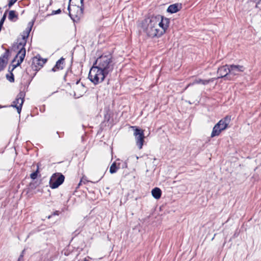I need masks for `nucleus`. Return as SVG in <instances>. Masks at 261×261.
Masks as SVG:
<instances>
[{
  "instance_id": "1",
  "label": "nucleus",
  "mask_w": 261,
  "mask_h": 261,
  "mask_svg": "<svg viewBox=\"0 0 261 261\" xmlns=\"http://www.w3.org/2000/svg\"><path fill=\"white\" fill-rule=\"evenodd\" d=\"M169 19L158 15L146 18L142 24L144 31L151 37L161 36L168 28Z\"/></svg>"
},
{
  "instance_id": "2",
  "label": "nucleus",
  "mask_w": 261,
  "mask_h": 261,
  "mask_svg": "<svg viewBox=\"0 0 261 261\" xmlns=\"http://www.w3.org/2000/svg\"><path fill=\"white\" fill-rule=\"evenodd\" d=\"M95 65L107 74L110 73L114 67L112 54L110 53L103 54L96 59Z\"/></svg>"
},
{
  "instance_id": "3",
  "label": "nucleus",
  "mask_w": 261,
  "mask_h": 261,
  "mask_svg": "<svg viewBox=\"0 0 261 261\" xmlns=\"http://www.w3.org/2000/svg\"><path fill=\"white\" fill-rule=\"evenodd\" d=\"M108 75L97 66L93 65L90 70L88 78L94 85H97L103 82Z\"/></svg>"
},
{
  "instance_id": "4",
  "label": "nucleus",
  "mask_w": 261,
  "mask_h": 261,
  "mask_svg": "<svg viewBox=\"0 0 261 261\" xmlns=\"http://www.w3.org/2000/svg\"><path fill=\"white\" fill-rule=\"evenodd\" d=\"M34 24V22L30 21L28 24V27L24 31L22 38L17 40L16 43L17 49H25L24 46L26 44V38H28Z\"/></svg>"
},
{
  "instance_id": "5",
  "label": "nucleus",
  "mask_w": 261,
  "mask_h": 261,
  "mask_svg": "<svg viewBox=\"0 0 261 261\" xmlns=\"http://www.w3.org/2000/svg\"><path fill=\"white\" fill-rule=\"evenodd\" d=\"M68 10L71 18L75 21L76 20H79L82 16L83 13V6H68Z\"/></svg>"
},
{
  "instance_id": "6",
  "label": "nucleus",
  "mask_w": 261,
  "mask_h": 261,
  "mask_svg": "<svg viewBox=\"0 0 261 261\" xmlns=\"http://www.w3.org/2000/svg\"><path fill=\"white\" fill-rule=\"evenodd\" d=\"M64 176L61 173H55L52 175L49 180V186L51 189H56L64 182Z\"/></svg>"
},
{
  "instance_id": "7",
  "label": "nucleus",
  "mask_w": 261,
  "mask_h": 261,
  "mask_svg": "<svg viewBox=\"0 0 261 261\" xmlns=\"http://www.w3.org/2000/svg\"><path fill=\"white\" fill-rule=\"evenodd\" d=\"M46 59L42 58L39 55H37L32 58V68L34 71L39 70L46 63Z\"/></svg>"
},
{
  "instance_id": "8",
  "label": "nucleus",
  "mask_w": 261,
  "mask_h": 261,
  "mask_svg": "<svg viewBox=\"0 0 261 261\" xmlns=\"http://www.w3.org/2000/svg\"><path fill=\"white\" fill-rule=\"evenodd\" d=\"M24 93L22 91L20 92L12 105V107L16 108L18 114H20L21 112L22 106L24 102Z\"/></svg>"
},
{
  "instance_id": "9",
  "label": "nucleus",
  "mask_w": 261,
  "mask_h": 261,
  "mask_svg": "<svg viewBox=\"0 0 261 261\" xmlns=\"http://www.w3.org/2000/svg\"><path fill=\"white\" fill-rule=\"evenodd\" d=\"M134 135L135 137L136 144L140 149L142 148L144 143V132L141 129L136 128L134 130Z\"/></svg>"
},
{
  "instance_id": "10",
  "label": "nucleus",
  "mask_w": 261,
  "mask_h": 261,
  "mask_svg": "<svg viewBox=\"0 0 261 261\" xmlns=\"http://www.w3.org/2000/svg\"><path fill=\"white\" fill-rule=\"evenodd\" d=\"M26 50H19V52L16 55L15 59L13 60V62H17L16 64L14 65V68L19 66L23 61L25 56Z\"/></svg>"
},
{
  "instance_id": "11",
  "label": "nucleus",
  "mask_w": 261,
  "mask_h": 261,
  "mask_svg": "<svg viewBox=\"0 0 261 261\" xmlns=\"http://www.w3.org/2000/svg\"><path fill=\"white\" fill-rule=\"evenodd\" d=\"M229 73L233 75L239 74L240 72L244 71L245 68L240 65H231L229 66Z\"/></svg>"
},
{
  "instance_id": "12",
  "label": "nucleus",
  "mask_w": 261,
  "mask_h": 261,
  "mask_svg": "<svg viewBox=\"0 0 261 261\" xmlns=\"http://www.w3.org/2000/svg\"><path fill=\"white\" fill-rule=\"evenodd\" d=\"M231 118L229 116H226L223 119L220 120L217 124L220 126L222 130L225 129L230 122Z\"/></svg>"
},
{
  "instance_id": "13",
  "label": "nucleus",
  "mask_w": 261,
  "mask_h": 261,
  "mask_svg": "<svg viewBox=\"0 0 261 261\" xmlns=\"http://www.w3.org/2000/svg\"><path fill=\"white\" fill-rule=\"evenodd\" d=\"M218 77H226L229 73V65H226L225 66L219 67L217 71Z\"/></svg>"
},
{
  "instance_id": "14",
  "label": "nucleus",
  "mask_w": 261,
  "mask_h": 261,
  "mask_svg": "<svg viewBox=\"0 0 261 261\" xmlns=\"http://www.w3.org/2000/svg\"><path fill=\"white\" fill-rule=\"evenodd\" d=\"M181 8L182 6L181 4L176 3L170 5L167 9V12L170 13H175L180 11Z\"/></svg>"
},
{
  "instance_id": "15",
  "label": "nucleus",
  "mask_w": 261,
  "mask_h": 261,
  "mask_svg": "<svg viewBox=\"0 0 261 261\" xmlns=\"http://www.w3.org/2000/svg\"><path fill=\"white\" fill-rule=\"evenodd\" d=\"M65 66V59L62 57L60 60L57 61L55 66L52 68L51 70L54 72L62 70Z\"/></svg>"
},
{
  "instance_id": "16",
  "label": "nucleus",
  "mask_w": 261,
  "mask_h": 261,
  "mask_svg": "<svg viewBox=\"0 0 261 261\" xmlns=\"http://www.w3.org/2000/svg\"><path fill=\"white\" fill-rule=\"evenodd\" d=\"M9 56V50H6L5 53L0 57V64L6 67Z\"/></svg>"
},
{
  "instance_id": "17",
  "label": "nucleus",
  "mask_w": 261,
  "mask_h": 261,
  "mask_svg": "<svg viewBox=\"0 0 261 261\" xmlns=\"http://www.w3.org/2000/svg\"><path fill=\"white\" fill-rule=\"evenodd\" d=\"M222 131V130H221L220 126L217 124H216L213 128L211 137L213 138L215 136H218L220 135Z\"/></svg>"
},
{
  "instance_id": "18",
  "label": "nucleus",
  "mask_w": 261,
  "mask_h": 261,
  "mask_svg": "<svg viewBox=\"0 0 261 261\" xmlns=\"http://www.w3.org/2000/svg\"><path fill=\"white\" fill-rule=\"evenodd\" d=\"M151 193L154 198L158 199L161 196L162 191L160 188H155L152 190Z\"/></svg>"
},
{
  "instance_id": "19",
  "label": "nucleus",
  "mask_w": 261,
  "mask_h": 261,
  "mask_svg": "<svg viewBox=\"0 0 261 261\" xmlns=\"http://www.w3.org/2000/svg\"><path fill=\"white\" fill-rule=\"evenodd\" d=\"M83 6V0H69V4L68 6Z\"/></svg>"
},
{
  "instance_id": "20",
  "label": "nucleus",
  "mask_w": 261,
  "mask_h": 261,
  "mask_svg": "<svg viewBox=\"0 0 261 261\" xmlns=\"http://www.w3.org/2000/svg\"><path fill=\"white\" fill-rule=\"evenodd\" d=\"M211 80H203L201 79L196 80L192 84H190L188 86L193 85L195 84H201L202 85H206L210 82Z\"/></svg>"
},
{
  "instance_id": "21",
  "label": "nucleus",
  "mask_w": 261,
  "mask_h": 261,
  "mask_svg": "<svg viewBox=\"0 0 261 261\" xmlns=\"http://www.w3.org/2000/svg\"><path fill=\"white\" fill-rule=\"evenodd\" d=\"M118 169V167L117 166L116 164L115 163H113L110 168V172L111 174H113L116 173Z\"/></svg>"
},
{
  "instance_id": "22",
  "label": "nucleus",
  "mask_w": 261,
  "mask_h": 261,
  "mask_svg": "<svg viewBox=\"0 0 261 261\" xmlns=\"http://www.w3.org/2000/svg\"><path fill=\"white\" fill-rule=\"evenodd\" d=\"M17 15H16L15 11L11 10L9 13L8 18L10 20H13L14 18H16Z\"/></svg>"
},
{
  "instance_id": "23",
  "label": "nucleus",
  "mask_w": 261,
  "mask_h": 261,
  "mask_svg": "<svg viewBox=\"0 0 261 261\" xmlns=\"http://www.w3.org/2000/svg\"><path fill=\"white\" fill-rule=\"evenodd\" d=\"M37 174H38V169L34 172L31 174L30 176L31 178L33 179H35L37 177Z\"/></svg>"
},
{
  "instance_id": "24",
  "label": "nucleus",
  "mask_w": 261,
  "mask_h": 261,
  "mask_svg": "<svg viewBox=\"0 0 261 261\" xmlns=\"http://www.w3.org/2000/svg\"><path fill=\"white\" fill-rule=\"evenodd\" d=\"M7 79L11 82H13L14 81V76L13 74H11L10 76H9L8 75H7Z\"/></svg>"
},
{
  "instance_id": "25",
  "label": "nucleus",
  "mask_w": 261,
  "mask_h": 261,
  "mask_svg": "<svg viewBox=\"0 0 261 261\" xmlns=\"http://www.w3.org/2000/svg\"><path fill=\"white\" fill-rule=\"evenodd\" d=\"M17 0H10L8 6L11 7Z\"/></svg>"
},
{
  "instance_id": "26",
  "label": "nucleus",
  "mask_w": 261,
  "mask_h": 261,
  "mask_svg": "<svg viewBox=\"0 0 261 261\" xmlns=\"http://www.w3.org/2000/svg\"><path fill=\"white\" fill-rule=\"evenodd\" d=\"M252 1L256 3V7H258V5L259 4V3L261 2V0H252Z\"/></svg>"
},
{
  "instance_id": "27",
  "label": "nucleus",
  "mask_w": 261,
  "mask_h": 261,
  "mask_svg": "<svg viewBox=\"0 0 261 261\" xmlns=\"http://www.w3.org/2000/svg\"><path fill=\"white\" fill-rule=\"evenodd\" d=\"M24 252V250L22 251V253L20 255L19 257V259H18V261H20V259L22 257H23V252Z\"/></svg>"
},
{
  "instance_id": "28",
  "label": "nucleus",
  "mask_w": 261,
  "mask_h": 261,
  "mask_svg": "<svg viewBox=\"0 0 261 261\" xmlns=\"http://www.w3.org/2000/svg\"><path fill=\"white\" fill-rule=\"evenodd\" d=\"M5 67L3 65L0 64V71L3 70Z\"/></svg>"
},
{
  "instance_id": "29",
  "label": "nucleus",
  "mask_w": 261,
  "mask_h": 261,
  "mask_svg": "<svg viewBox=\"0 0 261 261\" xmlns=\"http://www.w3.org/2000/svg\"><path fill=\"white\" fill-rule=\"evenodd\" d=\"M60 12H61V10H60V9H58V10H57V11L55 12V14H58V13H60Z\"/></svg>"
},
{
  "instance_id": "30",
  "label": "nucleus",
  "mask_w": 261,
  "mask_h": 261,
  "mask_svg": "<svg viewBox=\"0 0 261 261\" xmlns=\"http://www.w3.org/2000/svg\"><path fill=\"white\" fill-rule=\"evenodd\" d=\"M83 261H89V260L88 259H87V258H85Z\"/></svg>"
},
{
  "instance_id": "31",
  "label": "nucleus",
  "mask_w": 261,
  "mask_h": 261,
  "mask_svg": "<svg viewBox=\"0 0 261 261\" xmlns=\"http://www.w3.org/2000/svg\"><path fill=\"white\" fill-rule=\"evenodd\" d=\"M50 217H51L50 216H49L48 217V218H49H49H50Z\"/></svg>"
},
{
  "instance_id": "32",
  "label": "nucleus",
  "mask_w": 261,
  "mask_h": 261,
  "mask_svg": "<svg viewBox=\"0 0 261 261\" xmlns=\"http://www.w3.org/2000/svg\"><path fill=\"white\" fill-rule=\"evenodd\" d=\"M102 177H101V178H100V179H99L98 180H99L101 179V178H102Z\"/></svg>"
}]
</instances>
